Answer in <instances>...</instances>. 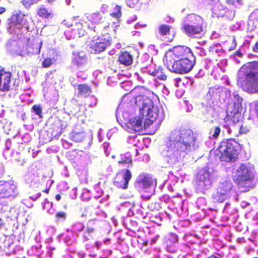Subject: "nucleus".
<instances>
[{"label": "nucleus", "instance_id": "obj_1", "mask_svg": "<svg viewBox=\"0 0 258 258\" xmlns=\"http://www.w3.org/2000/svg\"><path fill=\"white\" fill-rule=\"evenodd\" d=\"M178 136L179 138L177 141L174 140L172 134L163 145L161 154L171 165L179 163L184 157L186 152L190 151L191 147L195 146L196 138L191 130H181Z\"/></svg>", "mask_w": 258, "mask_h": 258}, {"label": "nucleus", "instance_id": "obj_2", "mask_svg": "<svg viewBox=\"0 0 258 258\" xmlns=\"http://www.w3.org/2000/svg\"><path fill=\"white\" fill-rule=\"evenodd\" d=\"M244 80L241 83L243 90L249 93H258V61L244 64L241 68Z\"/></svg>", "mask_w": 258, "mask_h": 258}, {"label": "nucleus", "instance_id": "obj_3", "mask_svg": "<svg viewBox=\"0 0 258 258\" xmlns=\"http://www.w3.org/2000/svg\"><path fill=\"white\" fill-rule=\"evenodd\" d=\"M240 150V144L234 139L223 140L219 147L220 160L225 162L234 161L237 158Z\"/></svg>", "mask_w": 258, "mask_h": 258}, {"label": "nucleus", "instance_id": "obj_4", "mask_svg": "<svg viewBox=\"0 0 258 258\" xmlns=\"http://www.w3.org/2000/svg\"><path fill=\"white\" fill-rule=\"evenodd\" d=\"M233 182L239 187L248 188L253 180L254 176L251 171L244 164L240 166L232 173Z\"/></svg>", "mask_w": 258, "mask_h": 258}, {"label": "nucleus", "instance_id": "obj_5", "mask_svg": "<svg viewBox=\"0 0 258 258\" xmlns=\"http://www.w3.org/2000/svg\"><path fill=\"white\" fill-rule=\"evenodd\" d=\"M135 103L137 106H141L140 113L142 117L146 116L157 120L158 109L157 107L154 106L152 100L144 95L137 96L135 98Z\"/></svg>", "mask_w": 258, "mask_h": 258}, {"label": "nucleus", "instance_id": "obj_6", "mask_svg": "<svg viewBox=\"0 0 258 258\" xmlns=\"http://www.w3.org/2000/svg\"><path fill=\"white\" fill-rule=\"evenodd\" d=\"M187 57H194L191 49L188 47L177 46L166 52L164 60L166 64L169 63L170 65L171 62Z\"/></svg>", "mask_w": 258, "mask_h": 258}, {"label": "nucleus", "instance_id": "obj_7", "mask_svg": "<svg viewBox=\"0 0 258 258\" xmlns=\"http://www.w3.org/2000/svg\"><path fill=\"white\" fill-rule=\"evenodd\" d=\"M167 68L172 72L184 74L189 72L194 67V57H187L177 60L175 62L166 64Z\"/></svg>", "mask_w": 258, "mask_h": 258}, {"label": "nucleus", "instance_id": "obj_8", "mask_svg": "<svg viewBox=\"0 0 258 258\" xmlns=\"http://www.w3.org/2000/svg\"><path fill=\"white\" fill-rule=\"evenodd\" d=\"M233 184L230 181H224L221 182L214 194L212 198L214 202L222 203L229 196L232 189Z\"/></svg>", "mask_w": 258, "mask_h": 258}, {"label": "nucleus", "instance_id": "obj_9", "mask_svg": "<svg viewBox=\"0 0 258 258\" xmlns=\"http://www.w3.org/2000/svg\"><path fill=\"white\" fill-rule=\"evenodd\" d=\"M87 21L86 23L88 28L91 31L96 32L98 30V26L104 22L103 15L99 12H95L87 14Z\"/></svg>", "mask_w": 258, "mask_h": 258}, {"label": "nucleus", "instance_id": "obj_10", "mask_svg": "<svg viewBox=\"0 0 258 258\" xmlns=\"http://www.w3.org/2000/svg\"><path fill=\"white\" fill-rule=\"evenodd\" d=\"M12 74L4 69H0V91L8 92L13 89L12 85Z\"/></svg>", "mask_w": 258, "mask_h": 258}, {"label": "nucleus", "instance_id": "obj_11", "mask_svg": "<svg viewBox=\"0 0 258 258\" xmlns=\"http://www.w3.org/2000/svg\"><path fill=\"white\" fill-rule=\"evenodd\" d=\"M132 176V173L128 169L124 170L123 175L120 173H117L114 178L113 184L117 188L126 189L128 187V182Z\"/></svg>", "mask_w": 258, "mask_h": 258}, {"label": "nucleus", "instance_id": "obj_12", "mask_svg": "<svg viewBox=\"0 0 258 258\" xmlns=\"http://www.w3.org/2000/svg\"><path fill=\"white\" fill-rule=\"evenodd\" d=\"M88 45L92 52L95 54L100 53L110 45L109 37H107L106 39H102L98 36L97 39L93 40Z\"/></svg>", "mask_w": 258, "mask_h": 258}, {"label": "nucleus", "instance_id": "obj_13", "mask_svg": "<svg viewBox=\"0 0 258 258\" xmlns=\"http://www.w3.org/2000/svg\"><path fill=\"white\" fill-rule=\"evenodd\" d=\"M212 11V13L218 17H230L234 16L232 11L228 10L220 1L217 2L213 5Z\"/></svg>", "mask_w": 258, "mask_h": 258}, {"label": "nucleus", "instance_id": "obj_14", "mask_svg": "<svg viewBox=\"0 0 258 258\" xmlns=\"http://www.w3.org/2000/svg\"><path fill=\"white\" fill-rule=\"evenodd\" d=\"M42 42L39 38H33L29 40L27 47L28 54L34 55L38 54L40 52Z\"/></svg>", "mask_w": 258, "mask_h": 258}, {"label": "nucleus", "instance_id": "obj_15", "mask_svg": "<svg viewBox=\"0 0 258 258\" xmlns=\"http://www.w3.org/2000/svg\"><path fill=\"white\" fill-rule=\"evenodd\" d=\"M24 18L25 15L20 11H14L8 19L9 24L11 26L22 27Z\"/></svg>", "mask_w": 258, "mask_h": 258}, {"label": "nucleus", "instance_id": "obj_16", "mask_svg": "<svg viewBox=\"0 0 258 258\" xmlns=\"http://www.w3.org/2000/svg\"><path fill=\"white\" fill-rule=\"evenodd\" d=\"M184 21L195 27L198 26L199 29L203 31L204 19L202 17L196 14H190Z\"/></svg>", "mask_w": 258, "mask_h": 258}, {"label": "nucleus", "instance_id": "obj_17", "mask_svg": "<svg viewBox=\"0 0 258 258\" xmlns=\"http://www.w3.org/2000/svg\"><path fill=\"white\" fill-rule=\"evenodd\" d=\"M153 182V179L148 175H141L137 180L138 188L141 190L151 186Z\"/></svg>", "mask_w": 258, "mask_h": 258}, {"label": "nucleus", "instance_id": "obj_18", "mask_svg": "<svg viewBox=\"0 0 258 258\" xmlns=\"http://www.w3.org/2000/svg\"><path fill=\"white\" fill-rule=\"evenodd\" d=\"M181 29L187 36L192 37H195L203 32L199 29L198 26L195 27L184 21H183Z\"/></svg>", "mask_w": 258, "mask_h": 258}, {"label": "nucleus", "instance_id": "obj_19", "mask_svg": "<svg viewBox=\"0 0 258 258\" xmlns=\"http://www.w3.org/2000/svg\"><path fill=\"white\" fill-rule=\"evenodd\" d=\"M117 61L124 66H128L133 63V56L127 51H121L118 55Z\"/></svg>", "mask_w": 258, "mask_h": 258}, {"label": "nucleus", "instance_id": "obj_20", "mask_svg": "<svg viewBox=\"0 0 258 258\" xmlns=\"http://www.w3.org/2000/svg\"><path fill=\"white\" fill-rule=\"evenodd\" d=\"M37 15L42 19H48L52 18L53 17V13L51 10L41 6L37 10Z\"/></svg>", "mask_w": 258, "mask_h": 258}, {"label": "nucleus", "instance_id": "obj_21", "mask_svg": "<svg viewBox=\"0 0 258 258\" xmlns=\"http://www.w3.org/2000/svg\"><path fill=\"white\" fill-rule=\"evenodd\" d=\"M13 185L8 184L4 185L1 189V194L3 198H8L14 196Z\"/></svg>", "mask_w": 258, "mask_h": 258}, {"label": "nucleus", "instance_id": "obj_22", "mask_svg": "<svg viewBox=\"0 0 258 258\" xmlns=\"http://www.w3.org/2000/svg\"><path fill=\"white\" fill-rule=\"evenodd\" d=\"M130 125L134 133L141 131L142 129V118L140 117L133 118L130 122Z\"/></svg>", "mask_w": 258, "mask_h": 258}, {"label": "nucleus", "instance_id": "obj_23", "mask_svg": "<svg viewBox=\"0 0 258 258\" xmlns=\"http://www.w3.org/2000/svg\"><path fill=\"white\" fill-rule=\"evenodd\" d=\"M172 27L165 24H162L158 27V32L160 36L167 38L171 34Z\"/></svg>", "mask_w": 258, "mask_h": 258}, {"label": "nucleus", "instance_id": "obj_24", "mask_svg": "<svg viewBox=\"0 0 258 258\" xmlns=\"http://www.w3.org/2000/svg\"><path fill=\"white\" fill-rule=\"evenodd\" d=\"M72 30L74 35L78 37H82L85 35V30L83 28L82 24L80 22H75Z\"/></svg>", "mask_w": 258, "mask_h": 258}, {"label": "nucleus", "instance_id": "obj_25", "mask_svg": "<svg viewBox=\"0 0 258 258\" xmlns=\"http://www.w3.org/2000/svg\"><path fill=\"white\" fill-rule=\"evenodd\" d=\"M150 74L162 81H165L167 78V76L163 72V69L160 67L155 69Z\"/></svg>", "mask_w": 258, "mask_h": 258}, {"label": "nucleus", "instance_id": "obj_26", "mask_svg": "<svg viewBox=\"0 0 258 258\" xmlns=\"http://www.w3.org/2000/svg\"><path fill=\"white\" fill-rule=\"evenodd\" d=\"M98 221L95 219L89 220L87 223V228L86 231L93 236L97 227V223Z\"/></svg>", "mask_w": 258, "mask_h": 258}, {"label": "nucleus", "instance_id": "obj_27", "mask_svg": "<svg viewBox=\"0 0 258 258\" xmlns=\"http://www.w3.org/2000/svg\"><path fill=\"white\" fill-rule=\"evenodd\" d=\"M109 24H107V25H104L103 26V29L101 30V35L99 36L98 37L102 39H106L107 37H109V44L111 45L112 38L111 37V35L110 32L111 30H109Z\"/></svg>", "mask_w": 258, "mask_h": 258}, {"label": "nucleus", "instance_id": "obj_28", "mask_svg": "<svg viewBox=\"0 0 258 258\" xmlns=\"http://www.w3.org/2000/svg\"><path fill=\"white\" fill-rule=\"evenodd\" d=\"M77 89L79 91V94L81 95H86L91 92V89L86 84L79 85Z\"/></svg>", "mask_w": 258, "mask_h": 258}, {"label": "nucleus", "instance_id": "obj_29", "mask_svg": "<svg viewBox=\"0 0 258 258\" xmlns=\"http://www.w3.org/2000/svg\"><path fill=\"white\" fill-rule=\"evenodd\" d=\"M79 16H76L66 19L62 21L61 24L67 28L74 27L76 22L75 21H76L77 19H79Z\"/></svg>", "mask_w": 258, "mask_h": 258}, {"label": "nucleus", "instance_id": "obj_30", "mask_svg": "<svg viewBox=\"0 0 258 258\" xmlns=\"http://www.w3.org/2000/svg\"><path fill=\"white\" fill-rule=\"evenodd\" d=\"M117 163L118 165L122 166L127 165V167L132 166L133 164V160L130 157H124V158H122L117 162Z\"/></svg>", "mask_w": 258, "mask_h": 258}, {"label": "nucleus", "instance_id": "obj_31", "mask_svg": "<svg viewBox=\"0 0 258 258\" xmlns=\"http://www.w3.org/2000/svg\"><path fill=\"white\" fill-rule=\"evenodd\" d=\"M55 61V60L53 58H51L50 57H46L44 58L42 61L41 67L43 68H49Z\"/></svg>", "mask_w": 258, "mask_h": 258}, {"label": "nucleus", "instance_id": "obj_32", "mask_svg": "<svg viewBox=\"0 0 258 258\" xmlns=\"http://www.w3.org/2000/svg\"><path fill=\"white\" fill-rule=\"evenodd\" d=\"M221 128L219 126H214L210 132V134L214 139H217L219 138Z\"/></svg>", "mask_w": 258, "mask_h": 258}, {"label": "nucleus", "instance_id": "obj_33", "mask_svg": "<svg viewBox=\"0 0 258 258\" xmlns=\"http://www.w3.org/2000/svg\"><path fill=\"white\" fill-rule=\"evenodd\" d=\"M41 0H22L21 3L26 9H30L34 4L37 3Z\"/></svg>", "mask_w": 258, "mask_h": 258}, {"label": "nucleus", "instance_id": "obj_34", "mask_svg": "<svg viewBox=\"0 0 258 258\" xmlns=\"http://www.w3.org/2000/svg\"><path fill=\"white\" fill-rule=\"evenodd\" d=\"M32 110L35 114L38 116L40 118H42V109L41 107L39 105H34L32 107Z\"/></svg>", "mask_w": 258, "mask_h": 258}, {"label": "nucleus", "instance_id": "obj_35", "mask_svg": "<svg viewBox=\"0 0 258 258\" xmlns=\"http://www.w3.org/2000/svg\"><path fill=\"white\" fill-rule=\"evenodd\" d=\"M67 218V213L64 212H58L55 214V218L57 221H64Z\"/></svg>", "mask_w": 258, "mask_h": 258}, {"label": "nucleus", "instance_id": "obj_36", "mask_svg": "<svg viewBox=\"0 0 258 258\" xmlns=\"http://www.w3.org/2000/svg\"><path fill=\"white\" fill-rule=\"evenodd\" d=\"M241 119V113L237 112V111L234 113L233 116L231 118L232 121L234 123L239 122Z\"/></svg>", "mask_w": 258, "mask_h": 258}, {"label": "nucleus", "instance_id": "obj_37", "mask_svg": "<svg viewBox=\"0 0 258 258\" xmlns=\"http://www.w3.org/2000/svg\"><path fill=\"white\" fill-rule=\"evenodd\" d=\"M156 120L155 119H153V118L150 117H148L145 119L144 121V128H147L149 127L151 125H152L154 122Z\"/></svg>", "mask_w": 258, "mask_h": 258}, {"label": "nucleus", "instance_id": "obj_38", "mask_svg": "<svg viewBox=\"0 0 258 258\" xmlns=\"http://www.w3.org/2000/svg\"><path fill=\"white\" fill-rule=\"evenodd\" d=\"M116 12L112 13L110 15L115 18H119L121 16V12L120 7L119 6H116Z\"/></svg>", "mask_w": 258, "mask_h": 258}, {"label": "nucleus", "instance_id": "obj_39", "mask_svg": "<svg viewBox=\"0 0 258 258\" xmlns=\"http://www.w3.org/2000/svg\"><path fill=\"white\" fill-rule=\"evenodd\" d=\"M249 132V129L246 126H244L243 125H241L239 128V134H245Z\"/></svg>", "mask_w": 258, "mask_h": 258}, {"label": "nucleus", "instance_id": "obj_40", "mask_svg": "<svg viewBox=\"0 0 258 258\" xmlns=\"http://www.w3.org/2000/svg\"><path fill=\"white\" fill-rule=\"evenodd\" d=\"M83 240L85 241H88L92 238L93 236L88 233L86 230L84 232L83 234Z\"/></svg>", "mask_w": 258, "mask_h": 258}, {"label": "nucleus", "instance_id": "obj_41", "mask_svg": "<svg viewBox=\"0 0 258 258\" xmlns=\"http://www.w3.org/2000/svg\"><path fill=\"white\" fill-rule=\"evenodd\" d=\"M217 91L214 88H210L207 93V95H209L211 97L214 95V94Z\"/></svg>", "mask_w": 258, "mask_h": 258}, {"label": "nucleus", "instance_id": "obj_42", "mask_svg": "<svg viewBox=\"0 0 258 258\" xmlns=\"http://www.w3.org/2000/svg\"><path fill=\"white\" fill-rule=\"evenodd\" d=\"M255 112L258 117V100L254 102Z\"/></svg>", "mask_w": 258, "mask_h": 258}, {"label": "nucleus", "instance_id": "obj_43", "mask_svg": "<svg viewBox=\"0 0 258 258\" xmlns=\"http://www.w3.org/2000/svg\"><path fill=\"white\" fill-rule=\"evenodd\" d=\"M252 50L255 52H258V41L252 47Z\"/></svg>", "mask_w": 258, "mask_h": 258}, {"label": "nucleus", "instance_id": "obj_44", "mask_svg": "<svg viewBox=\"0 0 258 258\" xmlns=\"http://www.w3.org/2000/svg\"><path fill=\"white\" fill-rule=\"evenodd\" d=\"M209 51L213 53L214 52H217L218 50L216 49L215 46H213L209 47Z\"/></svg>", "mask_w": 258, "mask_h": 258}, {"label": "nucleus", "instance_id": "obj_45", "mask_svg": "<svg viewBox=\"0 0 258 258\" xmlns=\"http://www.w3.org/2000/svg\"><path fill=\"white\" fill-rule=\"evenodd\" d=\"M226 2L229 5H234L235 4V0H226Z\"/></svg>", "mask_w": 258, "mask_h": 258}, {"label": "nucleus", "instance_id": "obj_46", "mask_svg": "<svg viewBox=\"0 0 258 258\" xmlns=\"http://www.w3.org/2000/svg\"><path fill=\"white\" fill-rule=\"evenodd\" d=\"M56 1V0H46L47 3L51 5L53 4Z\"/></svg>", "mask_w": 258, "mask_h": 258}, {"label": "nucleus", "instance_id": "obj_47", "mask_svg": "<svg viewBox=\"0 0 258 258\" xmlns=\"http://www.w3.org/2000/svg\"><path fill=\"white\" fill-rule=\"evenodd\" d=\"M55 199L57 201H59L61 199V196L59 194H57L55 196Z\"/></svg>", "mask_w": 258, "mask_h": 258}, {"label": "nucleus", "instance_id": "obj_48", "mask_svg": "<svg viewBox=\"0 0 258 258\" xmlns=\"http://www.w3.org/2000/svg\"><path fill=\"white\" fill-rule=\"evenodd\" d=\"M50 190V187L47 188L43 190V192L46 193V194H48Z\"/></svg>", "mask_w": 258, "mask_h": 258}, {"label": "nucleus", "instance_id": "obj_49", "mask_svg": "<svg viewBox=\"0 0 258 258\" xmlns=\"http://www.w3.org/2000/svg\"><path fill=\"white\" fill-rule=\"evenodd\" d=\"M6 11V9L4 7L0 8V14H2L3 13L5 12Z\"/></svg>", "mask_w": 258, "mask_h": 258}, {"label": "nucleus", "instance_id": "obj_50", "mask_svg": "<svg viewBox=\"0 0 258 258\" xmlns=\"http://www.w3.org/2000/svg\"><path fill=\"white\" fill-rule=\"evenodd\" d=\"M206 258H220V257L217 256L216 255H215L214 254H211L209 256H208Z\"/></svg>", "mask_w": 258, "mask_h": 258}, {"label": "nucleus", "instance_id": "obj_51", "mask_svg": "<svg viewBox=\"0 0 258 258\" xmlns=\"http://www.w3.org/2000/svg\"><path fill=\"white\" fill-rule=\"evenodd\" d=\"M235 54L236 55L239 56L240 57L242 56V54L240 51H236L235 52Z\"/></svg>", "mask_w": 258, "mask_h": 258}, {"label": "nucleus", "instance_id": "obj_52", "mask_svg": "<svg viewBox=\"0 0 258 258\" xmlns=\"http://www.w3.org/2000/svg\"><path fill=\"white\" fill-rule=\"evenodd\" d=\"M40 196H41V194L40 193H38L37 194V196L36 197V198L35 199H33V200H35L36 199H37L39 198V197H40Z\"/></svg>", "mask_w": 258, "mask_h": 258}, {"label": "nucleus", "instance_id": "obj_53", "mask_svg": "<svg viewBox=\"0 0 258 258\" xmlns=\"http://www.w3.org/2000/svg\"><path fill=\"white\" fill-rule=\"evenodd\" d=\"M242 1V0H237V2L238 3H240Z\"/></svg>", "mask_w": 258, "mask_h": 258}, {"label": "nucleus", "instance_id": "obj_54", "mask_svg": "<svg viewBox=\"0 0 258 258\" xmlns=\"http://www.w3.org/2000/svg\"><path fill=\"white\" fill-rule=\"evenodd\" d=\"M84 226H83H83H82V227L81 230H83V229H84Z\"/></svg>", "mask_w": 258, "mask_h": 258}, {"label": "nucleus", "instance_id": "obj_55", "mask_svg": "<svg viewBox=\"0 0 258 258\" xmlns=\"http://www.w3.org/2000/svg\"><path fill=\"white\" fill-rule=\"evenodd\" d=\"M172 39H169L168 41H169V42H171L172 41Z\"/></svg>", "mask_w": 258, "mask_h": 258}, {"label": "nucleus", "instance_id": "obj_56", "mask_svg": "<svg viewBox=\"0 0 258 258\" xmlns=\"http://www.w3.org/2000/svg\"><path fill=\"white\" fill-rule=\"evenodd\" d=\"M2 221L1 219H0V222ZM1 224H0V227H1Z\"/></svg>", "mask_w": 258, "mask_h": 258}]
</instances>
